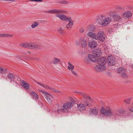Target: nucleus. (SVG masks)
<instances>
[{"instance_id": "nucleus-1", "label": "nucleus", "mask_w": 133, "mask_h": 133, "mask_svg": "<svg viewBox=\"0 0 133 133\" xmlns=\"http://www.w3.org/2000/svg\"><path fill=\"white\" fill-rule=\"evenodd\" d=\"M97 65L94 67L95 70L98 72H102L105 71L107 69L106 59L104 57H101L97 60Z\"/></svg>"}, {"instance_id": "nucleus-2", "label": "nucleus", "mask_w": 133, "mask_h": 133, "mask_svg": "<svg viewBox=\"0 0 133 133\" xmlns=\"http://www.w3.org/2000/svg\"><path fill=\"white\" fill-rule=\"evenodd\" d=\"M48 13L52 14H57L56 16L62 20L67 21L70 17H68L65 15L62 14H58L66 13H67V11L62 9H54L48 11Z\"/></svg>"}, {"instance_id": "nucleus-3", "label": "nucleus", "mask_w": 133, "mask_h": 133, "mask_svg": "<svg viewBox=\"0 0 133 133\" xmlns=\"http://www.w3.org/2000/svg\"><path fill=\"white\" fill-rule=\"evenodd\" d=\"M97 20L98 24L102 26H105L107 25L111 22L112 19L110 17H106L105 16L102 15L99 16Z\"/></svg>"}, {"instance_id": "nucleus-4", "label": "nucleus", "mask_w": 133, "mask_h": 133, "mask_svg": "<svg viewBox=\"0 0 133 133\" xmlns=\"http://www.w3.org/2000/svg\"><path fill=\"white\" fill-rule=\"evenodd\" d=\"M73 106L72 103L68 102L64 103L62 107L61 106H59L58 109L55 111L58 113H60L62 112H67L69 111V109H71V107Z\"/></svg>"}, {"instance_id": "nucleus-5", "label": "nucleus", "mask_w": 133, "mask_h": 133, "mask_svg": "<svg viewBox=\"0 0 133 133\" xmlns=\"http://www.w3.org/2000/svg\"><path fill=\"white\" fill-rule=\"evenodd\" d=\"M100 112L102 114L107 116H113L114 119L115 117L118 116V115L115 113L116 111H114V110L110 108L107 109H101Z\"/></svg>"}, {"instance_id": "nucleus-6", "label": "nucleus", "mask_w": 133, "mask_h": 133, "mask_svg": "<svg viewBox=\"0 0 133 133\" xmlns=\"http://www.w3.org/2000/svg\"><path fill=\"white\" fill-rule=\"evenodd\" d=\"M84 104L81 103L77 104V108L79 110L81 111L85 110L86 107L87 106L90 107L91 106L90 104L87 101L83 102Z\"/></svg>"}, {"instance_id": "nucleus-7", "label": "nucleus", "mask_w": 133, "mask_h": 133, "mask_svg": "<svg viewBox=\"0 0 133 133\" xmlns=\"http://www.w3.org/2000/svg\"><path fill=\"white\" fill-rule=\"evenodd\" d=\"M96 40L98 39L100 41L103 42L105 40V34L103 31H99L96 35Z\"/></svg>"}, {"instance_id": "nucleus-8", "label": "nucleus", "mask_w": 133, "mask_h": 133, "mask_svg": "<svg viewBox=\"0 0 133 133\" xmlns=\"http://www.w3.org/2000/svg\"><path fill=\"white\" fill-rule=\"evenodd\" d=\"M92 54L97 57L100 56L102 54V51L99 48H96L93 50Z\"/></svg>"}, {"instance_id": "nucleus-9", "label": "nucleus", "mask_w": 133, "mask_h": 133, "mask_svg": "<svg viewBox=\"0 0 133 133\" xmlns=\"http://www.w3.org/2000/svg\"><path fill=\"white\" fill-rule=\"evenodd\" d=\"M88 45L90 48L93 49L96 47L97 45V44L96 41L93 40H91L89 41Z\"/></svg>"}, {"instance_id": "nucleus-10", "label": "nucleus", "mask_w": 133, "mask_h": 133, "mask_svg": "<svg viewBox=\"0 0 133 133\" xmlns=\"http://www.w3.org/2000/svg\"><path fill=\"white\" fill-rule=\"evenodd\" d=\"M37 83L39 84V85L42 86L44 88L49 89L53 91L56 92L54 88L48 86L47 85L45 84H43L41 83L38 82H37Z\"/></svg>"}, {"instance_id": "nucleus-11", "label": "nucleus", "mask_w": 133, "mask_h": 133, "mask_svg": "<svg viewBox=\"0 0 133 133\" xmlns=\"http://www.w3.org/2000/svg\"><path fill=\"white\" fill-rule=\"evenodd\" d=\"M79 42L80 43H81L82 48H85L87 47V42L85 39L83 38H80L79 40Z\"/></svg>"}, {"instance_id": "nucleus-12", "label": "nucleus", "mask_w": 133, "mask_h": 133, "mask_svg": "<svg viewBox=\"0 0 133 133\" xmlns=\"http://www.w3.org/2000/svg\"><path fill=\"white\" fill-rule=\"evenodd\" d=\"M114 111H116L115 113L118 115V116H117L115 117V119H116L118 118L120 116V115L119 114H119H122L124 112V111L122 109H115L114 110Z\"/></svg>"}, {"instance_id": "nucleus-13", "label": "nucleus", "mask_w": 133, "mask_h": 133, "mask_svg": "<svg viewBox=\"0 0 133 133\" xmlns=\"http://www.w3.org/2000/svg\"><path fill=\"white\" fill-rule=\"evenodd\" d=\"M67 21L69 22L66 25V27L67 28L68 30H70L71 28V27L73 24V22L74 21L71 19L70 17L68 19Z\"/></svg>"}, {"instance_id": "nucleus-14", "label": "nucleus", "mask_w": 133, "mask_h": 133, "mask_svg": "<svg viewBox=\"0 0 133 133\" xmlns=\"http://www.w3.org/2000/svg\"><path fill=\"white\" fill-rule=\"evenodd\" d=\"M123 16L124 18H129L132 16V14L131 12L128 11L124 12Z\"/></svg>"}, {"instance_id": "nucleus-15", "label": "nucleus", "mask_w": 133, "mask_h": 133, "mask_svg": "<svg viewBox=\"0 0 133 133\" xmlns=\"http://www.w3.org/2000/svg\"><path fill=\"white\" fill-rule=\"evenodd\" d=\"M41 92L42 93L44 94L45 95V98L47 99V101L49 102H51V100L49 96V94L46 92H45L44 90H41Z\"/></svg>"}, {"instance_id": "nucleus-16", "label": "nucleus", "mask_w": 133, "mask_h": 133, "mask_svg": "<svg viewBox=\"0 0 133 133\" xmlns=\"http://www.w3.org/2000/svg\"><path fill=\"white\" fill-rule=\"evenodd\" d=\"M30 95L31 96V97L33 99H35V100L37 101L39 99L38 95L35 92L32 91L30 93Z\"/></svg>"}, {"instance_id": "nucleus-17", "label": "nucleus", "mask_w": 133, "mask_h": 133, "mask_svg": "<svg viewBox=\"0 0 133 133\" xmlns=\"http://www.w3.org/2000/svg\"><path fill=\"white\" fill-rule=\"evenodd\" d=\"M112 17L114 20L117 22L121 21L122 19V18L119 15H113Z\"/></svg>"}, {"instance_id": "nucleus-18", "label": "nucleus", "mask_w": 133, "mask_h": 133, "mask_svg": "<svg viewBox=\"0 0 133 133\" xmlns=\"http://www.w3.org/2000/svg\"><path fill=\"white\" fill-rule=\"evenodd\" d=\"M89 57L91 62H96L97 60V57L94 55L91 54H89Z\"/></svg>"}, {"instance_id": "nucleus-19", "label": "nucleus", "mask_w": 133, "mask_h": 133, "mask_svg": "<svg viewBox=\"0 0 133 133\" xmlns=\"http://www.w3.org/2000/svg\"><path fill=\"white\" fill-rule=\"evenodd\" d=\"M22 85L23 87L26 89L28 90L29 89V85L26 82L24 81H22Z\"/></svg>"}, {"instance_id": "nucleus-20", "label": "nucleus", "mask_w": 133, "mask_h": 133, "mask_svg": "<svg viewBox=\"0 0 133 133\" xmlns=\"http://www.w3.org/2000/svg\"><path fill=\"white\" fill-rule=\"evenodd\" d=\"M77 92L80 95H82L85 99H89V100L91 101L92 100L91 98L89 96H87V95L84 93H83L81 92Z\"/></svg>"}, {"instance_id": "nucleus-21", "label": "nucleus", "mask_w": 133, "mask_h": 133, "mask_svg": "<svg viewBox=\"0 0 133 133\" xmlns=\"http://www.w3.org/2000/svg\"><path fill=\"white\" fill-rule=\"evenodd\" d=\"M90 114L91 115L96 116L97 115L98 111L95 108L92 109L90 110Z\"/></svg>"}, {"instance_id": "nucleus-22", "label": "nucleus", "mask_w": 133, "mask_h": 133, "mask_svg": "<svg viewBox=\"0 0 133 133\" xmlns=\"http://www.w3.org/2000/svg\"><path fill=\"white\" fill-rule=\"evenodd\" d=\"M28 48L30 49H36L37 48L36 44L33 43H28Z\"/></svg>"}, {"instance_id": "nucleus-23", "label": "nucleus", "mask_w": 133, "mask_h": 133, "mask_svg": "<svg viewBox=\"0 0 133 133\" xmlns=\"http://www.w3.org/2000/svg\"><path fill=\"white\" fill-rule=\"evenodd\" d=\"M7 76L8 78L11 80H12L16 78V75L12 74L11 73H9L8 74Z\"/></svg>"}, {"instance_id": "nucleus-24", "label": "nucleus", "mask_w": 133, "mask_h": 133, "mask_svg": "<svg viewBox=\"0 0 133 133\" xmlns=\"http://www.w3.org/2000/svg\"><path fill=\"white\" fill-rule=\"evenodd\" d=\"M60 61V60L59 59L56 57H54L51 63L54 64H57L59 63Z\"/></svg>"}, {"instance_id": "nucleus-25", "label": "nucleus", "mask_w": 133, "mask_h": 133, "mask_svg": "<svg viewBox=\"0 0 133 133\" xmlns=\"http://www.w3.org/2000/svg\"><path fill=\"white\" fill-rule=\"evenodd\" d=\"M108 62V65H113L115 64V62L114 60L113 59V58L112 57L111 58Z\"/></svg>"}, {"instance_id": "nucleus-26", "label": "nucleus", "mask_w": 133, "mask_h": 133, "mask_svg": "<svg viewBox=\"0 0 133 133\" xmlns=\"http://www.w3.org/2000/svg\"><path fill=\"white\" fill-rule=\"evenodd\" d=\"M12 35H10L8 34H4L0 33V37H12Z\"/></svg>"}, {"instance_id": "nucleus-27", "label": "nucleus", "mask_w": 133, "mask_h": 133, "mask_svg": "<svg viewBox=\"0 0 133 133\" xmlns=\"http://www.w3.org/2000/svg\"><path fill=\"white\" fill-rule=\"evenodd\" d=\"M68 69L70 70H73L74 69V66L70 62H68Z\"/></svg>"}, {"instance_id": "nucleus-28", "label": "nucleus", "mask_w": 133, "mask_h": 133, "mask_svg": "<svg viewBox=\"0 0 133 133\" xmlns=\"http://www.w3.org/2000/svg\"><path fill=\"white\" fill-rule=\"evenodd\" d=\"M21 47L28 48V43H22L19 44Z\"/></svg>"}, {"instance_id": "nucleus-29", "label": "nucleus", "mask_w": 133, "mask_h": 133, "mask_svg": "<svg viewBox=\"0 0 133 133\" xmlns=\"http://www.w3.org/2000/svg\"><path fill=\"white\" fill-rule=\"evenodd\" d=\"M117 71L119 73H121V74L123 72H125V70L124 68H121L118 69L117 70Z\"/></svg>"}, {"instance_id": "nucleus-30", "label": "nucleus", "mask_w": 133, "mask_h": 133, "mask_svg": "<svg viewBox=\"0 0 133 133\" xmlns=\"http://www.w3.org/2000/svg\"><path fill=\"white\" fill-rule=\"evenodd\" d=\"M95 28L94 26L92 25L90 26L88 29L89 31L93 32L95 30Z\"/></svg>"}, {"instance_id": "nucleus-31", "label": "nucleus", "mask_w": 133, "mask_h": 133, "mask_svg": "<svg viewBox=\"0 0 133 133\" xmlns=\"http://www.w3.org/2000/svg\"><path fill=\"white\" fill-rule=\"evenodd\" d=\"M85 61L86 62L87 64H89L90 63V62L91 61L90 60V58L89 57V55L88 56L85 57Z\"/></svg>"}, {"instance_id": "nucleus-32", "label": "nucleus", "mask_w": 133, "mask_h": 133, "mask_svg": "<svg viewBox=\"0 0 133 133\" xmlns=\"http://www.w3.org/2000/svg\"><path fill=\"white\" fill-rule=\"evenodd\" d=\"M96 35V34L93 33L89 37L93 39L96 40L97 38Z\"/></svg>"}, {"instance_id": "nucleus-33", "label": "nucleus", "mask_w": 133, "mask_h": 133, "mask_svg": "<svg viewBox=\"0 0 133 133\" xmlns=\"http://www.w3.org/2000/svg\"><path fill=\"white\" fill-rule=\"evenodd\" d=\"M58 31L59 33L63 34L64 32V30L63 28L61 27H59L58 30Z\"/></svg>"}, {"instance_id": "nucleus-34", "label": "nucleus", "mask_w": 133, "mask_h": 133, "mask_svg": "<svg viewBox=\"0 0 133 133\" xmlns=\"http://www.w3.org/2000/svg\"><path fill=\"white\" fill-rule=\"evenodd\" d=\"M38 25V23L35 22L31 25V27L32 28H35Z\"/></svg>"}, {"instance_id": "nucleus-35", "label": "nucleus", "mask_w": 133, "mask_h": 133, "mask_svg": "<svg viewBox=\"0 0 133 133\" xmlns=\"http://www.w3.org/2000/svg\"><path fill=\"white\" fill-rule=\"evenodd\" d=\"M36 46L37 48H36V49H41L42 48V45L40 44H36Z\"/></svg>"}, {"instance_id": "nucleus-36", "label": "nucleus", "mask_w": 133, "mask_h": 133, "mask_svg": "<svg viewBox=\"0 0 133 133\" xmlns=\"http://www.w3.org/2000/svg\"><path fill=\"white\" fill-rule=\"evenodd\" d=\"M121 76L122 77L124 78H127L128 77L127 75L124 72H123L121 74Z\"/></svg>"}, {"instance_id": "nucleus-37", "label": "nucleus", "mask_w": 133, "mask_h": 133, "mask_svg": "<svg viewBox=\"0 0 133 133\" xmlns=\"http://www.w3.org/2000/svg\"><path fill=\"white\" fill-rule=\"evenodd\" d=\"M132 98L124 100V102L128 104H129Z\"/></svg>"}, {"instance_id": "nucleus-38", "label": "nucleus", "mask_w": 133, "mask_h": 133, "mask_svg": "<svg viewBox=\"0 0 133 133\" xmlns=\"http://www.w3.org/2000/svg\"><path fill=\"white\" fill-rule=\"evenodd\" d=\"M4 73V69L0 67V74H3Z\"/></svg>"}, {"instance_id": "nucleus-39", "label": "nucleus", "mask_w": 133, "mask_h": 133, "mask_svg": "<svg viewBox=\"0 0 133 133\" xmlns=\"http://www.w3.org/2000/svg\"><path fill=\"white\" fill-rule=\"evenodd\" d=\"M68 2L65 0H62V4H68Z\"/></svg>"}, {"instance_id": "nucleus-40", "label": "nucleus", "mask_w": 133, "mask_h": 133, "mask_svg": "<svg viewBox=\"0 0 133 133\" xmlns=\"http://www.w3.org/2000/svg\"><path fill=\"white\" fill-rule=\"evenodd\" d=\"M54 2L56 3L62 4V0H57L55 1Z\"/></svg>"}, {"instance_id": "nucleus-41", "label": "nucleus", "mask_w": 133, "mask_h": 133, "mask_svg": "<svg viewBox=\"0 0 133 133\" xmlns=\"http://www.w3.org/2000/svg\"><path fill=\"white\" fill-rule=\"evenodd\" d=\"M93 33V32H92L89 31L88 30V32L87 35L88 36L90 37L91 35Z\"/></svg>"}, {"instance_id": "nucleus-42", "label": "nucleus", "mask_w": 133, "mask_h": 133, "mask_svg": "<svg viewBox=\"0 0 133 133\" xmlns=\"http://www.w3.org/2000/svg\"><path fill=\"white\" fill-rule=\"evenodd\" d=\"M71 71L72 73L73 74L74 76H77V74L76 72L73 70H71Z\"/></svg>"}, {"instance_id": "nucleus-43", "label": "nucleus", "mask_w": 133, "mask_h": 133, "mask_svg": "<svg viewBox=\"0 0 133 133\" xmlns=\"http://www.w3.org/2000/svg\"><path fill=\"white\" fill-rule=\"evenodd\" d=\"M113 26L115 28H118L119 26V25L117 23V24H114Z\"/></svg>"}, {"instance_id": "nucleus-44", "label": "nucleus", "mask_w": 133, "mask_h": 133, "mask_svg": "<svg viewBox=\"0 0 133 133\" xmlns=\"http://www.w3.org/2000/svg\"><path fill=\"white\" fill-rule=\"evenodd\" d=\"M129 110L131 112H133V103L132 104L131 107V108H130Z\"/></svg>"}, {"instance_id": "nucleus-45", "label": "nucleus", "mask_w": 133, "mask_h": 133, "mask_svg": "<svg viewBox=\"0 0 133 133\" xmlns=\"http://www.w3.org/2000/svg\"><path fill=\"white\" fill-rule=\"evenodd\" d=\"M118 9L119 10H123L125 9L124 8V7H119L118 8Z\"/></svg>"}, {"instance_id": "nucleus-46", "label": "nucleus", "mask_w": 133, "mask_h": 133, "mask_svg": "<svg viewBox=\"0 0 133 133\" xmlns=\"http://www.w3.org/2000/svg\"><path fill=\"white\" fill-rule=\"evenodd\" d=\"M71 101L72 103H73V104H75V102L74 100L72 98L71 99Z\"/></svg>"}, {"instance_id": "nucleus-47", "label": "nucleus", "mask_w": 133, "mask_h": 133, "mask_svg": "<svg viewBox=\"0 0 133 133\" xmlns=\"http://www.w3.org/2000/svg\"><path fill=\"white\" fill-rule=\"evenodd\" d=\"M34 1L35 2H42V0H34Z\"/></svg>"}, {"instance_id": "nucleus-48", "label": "nucleus", "mask_w": 133, "mask_h": 133, "mask_svg": "<svg viewBox=\"0 0 133 133\" xmlns=\"http://www.w3.org/2000/svg\"><path fill=\"white\" fill-rule=\"evenodd\" d=\"M75 44L77 45H78V41H76L75 42Z\"/></svg>"}, {"instance_id": "nucleus-49", "label": "nucleus", "mask_w": 133, "mask_h": 133, "mask_svg": "<svg viewBox=\"0 0 133 133\" xmlns=\"http://www.w3.org/2000/svg\"><path fill=\"white\" fill-rule=\"evenodd\" d=\"M4 73H5L6 71H7V69H4Z\"/></svg>"}, {"instance_id": "nucleus-50", "label": "nucleus", "mask_w": 133, "mask_h": 133, "mask_svg": "<svg viewBox=\"0 0 133 133\" xmlns=\"http://www.w3.org/2000/svg\"><path fill=\"white\" fill-rule=\"evenodd\" d=\"M84 31V29H82L81 31L82 32H83Z\"/></svg>"}, {"instance_id": "nucleus-51", "label": "nucleus", "mask_w": 133, "mask_h": 133, "mask_svg": "<svg viewBox=\"0 0 133 133\" xmlns=\"http://www.w3.org/2000/svg\"><path fill=\"white\" fill-rule=\"evenodd\" d=\"M30 0L31 1H34V0Z\"/></svg>"}, {"instance_id": "nucleus-52", "label": "nucleus", "mask_w": 133, "mask_h": 133, "mask_svg": "<svg viewBox=\"0 0 133 133\" xmlns=\"http://www.w3.org/2000/svg\"><path fill=\"white\" fill-rule=\"evenodd\" d=\"M25 63L24 64H25V65H26V64L27 63H26L25 62H24Z\"/></svg>"}, {"instance_id": "nucleus-53", "label": "nucleus", "mask_w": 133, "mask_h": 133, "mask_svg": "<svg viewBox=\"0 0 133 133\" xmlns=\"http://www.w3.org/2000/svg\"><path fill=\"white\" fill-rule=\"evenodd\" d=\"M0 1H3V0H0Z\"/></svg>"}]
</instances>
